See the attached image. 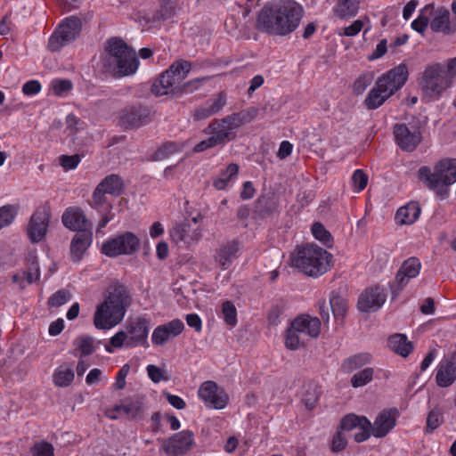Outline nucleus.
<instances>
[{"label":"nucleus","instance_id":"nucleus-1","mask_svg":"<svg viewBox=\"0 0 456 456\" xmlns=\"http://www.w3.org/2000/svg\"><path fill=\"white\" fill-rule=\"evenodd\" d=\"M132 302L128 289L119 282L110 283L104 300L97 305L94 314V325L98 330H109L124 319Z\"/></svg>","mask_w":456,"mask_h":456},{"label":"nucleus","instance_id":"nucleus-2","mask_svg":"<svg viewBox=\"0 0 456 456\" xmlns=\"http://www.w3.org/2000/svg\"><path fill=\"white\" fill-rule=\"evenodd\" d=\"M132 302L128 289L119 282L110 283L104 300L97 305L94 314V325L98 330H109L124 319Z\"/></svg>","mask_w":456,"mask_h":456},{"label":"nucleus","instance_id":"nucleus-3","mask_svg":"<svg viewBox=\"0 0 456 456\" xmlns=\"http://www.w3.org/2000/svg\"><path fill=\"white\" fill-rule=\"evenodd\" d=\"M139 60L135 52L122 39L108 40L106 53L102 58V70L114 77H122L136 72Z\"/></svg>","mask_w":456,"mask_h":456},{"label":"nucleus","instance_id":"nucleus-4","mask_svg":"<svg viewBox=\"0 0 456 456\" xmlns=\"http://www.w3.org/2000/svg\"><path fill=\"white\" fill-rule=\"evenodd\" d=\"M407 78L408 69L405 64H400L379 77L364 100L367 109L376 110L379 108L404 86Z\"/></svg>","mask_w":456,"mask_h":456},{"label":"nucleus","instance_id":"nucleus-5","mask_svg":"<svg viewBox=\"0 0 456 456\" xmlns=\"http://www.w3.org/2000/svg\"><path fill=\"white\" fill-rule=\"evenodd\" d=\"M329 257L331 255L327 250L314 244H306L291 254L290 265L308 276L318 277L327 272Z\"/></svg>","mask_w":456,"mask_h":456},{"label":"nucleus","instance_id":"nucleus-6","mask_svg":"<svg viewBox=\"0 0 456 456\" xmlns=\"http://www.w3.org/2000/svg\"><path fill=\"white\" fill-rule=\"evenodd\" d=\"M453 78L444 63H432L426 66L419 86L423 94L430 98L440 96L452 84Z\"/></svg>","mask_w":456,"mask_h":456},{"label":"nucleus","instance_id":"nucleus-7","mask_svg":"<svg viewBox=\"0 0 456 456\" xmlns=\"http://www.w3.org/2000/svg\"><path fill=\"white\" fill-rule=\"evenodd\" d=\"M419 178L429 189H436L439 185H451L456 182V159H444L439 161L432 171L430 167L423 166L419 169Z\"/></svg>","mask_w":456,"mask_h":456},{"label":"nucleus","instance_id":"nucleus-8","mask_svg":"<svg viewBox=\"0 0 456 456\" xmlns=\"http://www.w3.org/2000/svg\"><path fill=\"white\" fill-rule=\"evenodd\" d=\"M281 37L288 36L295 31L303 18V7L293 0H281L277 2Z\"/></svg>","mask_w":456,"mask_h":456},{"label":"nucleus","instance_id":"nucleus-9","mask_svg":"<svg viewBox=\"0 0 456 456\" xmlns=\"http://www.w3.org/2000/svg\"><path fill=\"white\" fill-rule=\"evenodd\" d=\"M139 248L140 239L133 232H126L105 241L102 251L108 256L115 257L119 255H133Z\"/></svg>","mask_w":456,"mask_h":456},{"label":"nucleus","instance_id":"nucleus-10","mask_svg":"<svg viewBox=\"0 0 456 456\" xmlns=\"http://www.w3.org/2000/svg\"><path fill=\"white\" fill-rule=\"evenodd\" d=\"M393 134L396 144L403 151H413L422 141L419 126L411 124H395Z\"/></svg>","mask_w":456,"mask_h":456},{"label":"nucleus","instance_id":"nucleus-11","mask_svg":"<svg viewBox=\"0 0 456 456\" xmlns=\"http://www.w3.org/2000/svg\"><path fill=\"white\" fill-rule=\"evenodd\" d=\"M236 127L227 115L220 119L212 120L203 130V133L210 135L217 146H224L227 142L236 139Z\"/></svg>","mask_w":456,"mask_h":456},{"label":"nucleus","instance_id":"nucleus-12","mask_svg":"<svg viewBox=\"0 0 456 456\" xmlns=\"http://www.w3.org/2000/svg\"><path fill=\"white\" fill-rule=\"evenodd\" d=\"M277 3L265 4L258 12L256 28L258 30L272 36L281 37Z\"/></svg>","mask_w":456,"mask_h":456},{"label":"nucleus","instance_id":"nucleus-13","mask_svg":"<svg viewBox=\"0 0 456 456\" xmlns=\"http://www.w3.org/2000/svg\"><path fill=\"white\" fill-rule=\"evenodd\" d=\"M194 444V435L191 430H183L174 434L162 444V450L167 456H183Z\"/></svg>","mask_w":456,"mask_h":456},{"label":"nucleus","instance_id":"nucleus-14","mask_svg":"<svg viewBox=\"0 0 456 456\" xmlns=\"http://www.w3.org/2000/svg\"><path fill=\"white\" fill-rule=\"evenodd\" d=\"M198 395L208 407L216 410L224 409L229 400L225 391L219 388L217 384L211 380L205 381L200 385Z\"/></svg>","mask_w":456,"mask_h":456},{"label":"nucleus","instance_id":"nucleus-15","mask_svg":"<svg viewBox=\"0 0 456 456\" xmlns=\"http://www.w3.org/2000/svg\"><path fill=\"white\" fill-rule=\"evenodd\" d=\"M170 237L176 244L183 242L189 245L198 241L201 237V232L197 218L175 224L170 231Z\"/></svg>","mask_w":456,"mask_h":456},{"label":"nucleus","instance_id":"nucleus-16","mask_svg":"<svg viewBox=\"0 0 456 456\" xmlns=\"http://www.w3.org/2000/svg\"><path fill=\"white\" fill-rule=\"evenodd\" d=\"M386 299L385 289L379 286L370 287L360 295L357 307L363 313L376 312L384 305Z\"/></svg>","mask_w":456,"mask_h":456},{"label":"nucleus","instance_id":"nucleus-17","mask_svg":"<svg viewBox=\"0 0 456 456\" xmlns=\"http://www.w3.org/2000/svg\"><path fill=\"white\" fill-rule=\"evenodd\" d=\"M50 215L45 209L37 210L30 217L27 226V235L32 243L40 242L46 235Z\"/></svg>","mask_w":456,"mask_h":456},{"label":"nucleus","instance_id":"nucleus-18","mask_svg":"<svg viewBox=\"0 0 456 456\" xmlns=\"http://www.w3.org/2000/svg\"><path fill=\"white\" fill-rule=\"evenodd\" d=\"M421 268L420 261L417 257L406 259L399 268L394 284L391 286L393 294L397 295L412 278L419 275Z\"/></svg>","mask_w":456,"mask_h":456},{"label":"nucleus","instance_id":"nucleus-19","mask_svg":"<svg viewBox=\"0 0 456 456\" xmlns=\"http://www.w3.org/2000/svg\"><path fill=\"white\" fill-rule=\"evenodd\" d=\"M150 121V110L143 106L127 107L119 117V123L125 128H137Z\"/></svg>","mask_w":456,"mask_h":456},{"label":"nucleus","instance_id":"nucleus-20","mask_svg":"<svg viewBox=\"0 0 456 456\" xmlns=\"http://www.w3.org/2000/svg\"><path fill=\"white\" fill-rule=\"evenodd\" d=\"M399 411L395 408L385 409L370 423L371 434L377 438L385 437L395 426Z\"/></svg>","mask_w":456,"mask_h":456},{"label":"nucleus","instance_id":"nucleus-21","mask_svg":"<svg viewBox=\"0 0 456 456\" xmlns=\"http://www.w3.org/2000/svg\"><path fill=\"white\" fill-rule=\"evenodd\" d=\"M61 221L66 228L77 232H91L93 228L92 223L79 208H68L61 216Z\"/></svg>","mask_w":456,"mask_h":456},{"label":"nucleus","instance_id":"nucleus-22","mask_svg":"<svg viewBox=\"0 0 456 456\" xmlns=\"http://www.w3.org/2000/svg\"><path fill=\"white\" fill-rule=\"evenodd\" d=\"M150 322L145 318H138L126 326L127 347L138 346H149L147 338L149 334Z\"/></svg>","mask_w":456,"mask_h":456},{"label":"nucleus","instance_id":"nucleus-23","mask_svg":"<svg viewBox=\"0 0 456 456\" xmlns=\"http://www.w3.org/2000/svg\"><path fill=\"white\" fill-rule=\"evenodd\" d=\"M183 330L184 324L179 319H175L166 324L159 325L152 332V343L155 346H163L169 339L180 335Z\"/></svg>","mask_w":456,"mask_h":456},{"label":"nucleus","instance_id":"nucleus-24","mask_svg":"<svg viewBox=\"0 0 456 456\" xmlns=\"http://www.w3.org/2000/svg\"><path fill=\"white\" fill-rule=\"evenodd\" d=\"M436 380L440 387H448L454 383L456 380V351L440 362Z\"/></svg>","mask_w":456,"mask_h":456},{"label":"nucleus","instance_id":"nucleus-25","mask_svg":"<svg viewBox=\"0 0 456 456\" xmlns=\"http://www.w3.org/2000/svg\"><path fill=\"white\" fill-rule=\"evenodd\" d=\"M433 19L429 26L430 29L436 33H443L444 35L451 36L456 33V26L450 20V12L444 7L434 10Z\"/></svg>","mask_w":456,"mask_h":456},{"label":"nucleus","instance_id":"nucleus-26","mask_svg":"<svg viewBox=\"0 0 456 456\" xmlns=\"http://www.w3.org/2000/svg\"><path fill=\"white\" fill-rule=\"evenodd\" d=\"M291 324L308 339L316 338L321 333V321L317 317L303 314L295 318Z\"/></svg>","mask_w":456,"mask_h":456},{"label":"nucleus","instance_id":"nucleus-27","mask_svg":"<svg viewBox=\"0 0 456 456\" xmlns=\"http://www.w3.org/2000/svg\"><path fill=\"white\" fill-rule=\"evenodd\" d=\"M93 241V232H77L70 243V255L73 261H80Z\"/></svg>","mask_w":456,"mask_h":456},{"label":"nucleus","instance_id":"nucleus-28","mask_svg":"<svg viewBox=\"0 0 456 456\" xmlns=\"http://www.w3.org/2000/svg\"><path fill=\"white\" fill-rule=\"evenodd\" d=\"M239 250L240 242L238 240L228 241L219 248L216 255V260L224 269H226L237 258Z\"/></svg>","mask_w":456,"mask_h":456},{"label":"nucleus","instance_id":"nucleus-29","mask_svg":"<svg viewBox=\"0 0 456 456\" xmlns=\"http://www.w3.org/2000/svg\"><path fill=\"white\" fill-rule=\"evenodd\" d=\"M191 69V62L184 60H178L173 62L170 67L165 71L168 74V82L171 86L179 85L185 77H187Z\"/></svg>","mask_w":456,"mask_h":456},{"label":"nucleus","instance_id":"nucleus-30","mask_svg":"<svg viewBox=\"0 0 456 456\" xmlns=\"http://www.w3.org/2000/svg\"><path fill=\"white\" fill-rule=\"evenodd\" d=\"M82 23L80 19L70 16L65 19L59 26L58 31L68 43L74 41L81 31Z\"/></svg>","mask_w":456,"mask_h":456},{"label":"nucleus","instance_id":"nucleus-31","mask_svg":"<svg viewBox=\"0 0 456 456\" xmlns=\"http://www.w3.org/2000/svg\"><path fill=\"white\" fill-rule=\"evenodd\" d=\"M420 212L421 209L419 203L412 201L397 210L395 220L402 225L412 224L419 217Z\"/></svg>","mask_w":456,"mask_h":456},{"label":"nucleus","instance_id":"nucleus-32","mask_svg":"<svg viewBox=\"0 0 456 456\" xmlns=\"http://www.w3.org/2000/svg\"><path fill=\"white\" fill-rule=\"evenodd\" d=\"M108 194L120 196L124 191V182L120 175L111 174L105 176L97 185Z\"/></svg>","mask_w":456,"mask_h":456},{"label":"nucleus","instance_id":"nucleus-33","mask_svg":"<svg viewBox=\"0 0 456 456\" xmlns=\"http://www.w3.org/2000/svg\"><path fill=\"white\" fill-rule=\"evenodd\" d=\"M387 343L392 351L403 357L408 356L413 349L411 343L407 340V337L400 333L390 336Z\"/></svg>","mask_w":456,"mask_h":456},{"label":"nucleus","instance_id":"nucleus-34","mask_svg":"<svg viewBox=\"0 0 456 456\" xmlns=\"http://www.w3.org/2000/svg\"><path fill=\"white\" fill-rule=\"evenodd\" d=\"M278 204L273 197L262 196L255 202L254 213L260 218H266L277 211Z\"/></svg>","mask_w":456,"mask_h":456},{"label":"nucleus","instance_id":"nucleus-35","mask_svg":"<svg viewBox=\"0 0 456 456\" xmlns=\"http://www.w3.org/2000/svg\"><path fill=\"white\" fill-rule=\"evenodd\" d=\"M114 411H121L130 419H136L142 414L143 403L139 397L126 399L123 403L115 405Z\"/></svg>","mask_w":456,"mask_h":456},{"label":"nucleus","instance_id":"nucleus-36","mask_svg":"<svg viewBox=\"0 0 456 456\" xmlns=\"http://www.w3.org/2000/svg\"><path fill=\"white\" fill-rule=\"evenodd\" d=\"M371 356L368 353H360L346 358L341 364V370L351 373L370 362Z\"/></svg>","mask_w":456,"mask_h":456},{"label":"nucleus","instance_id":"nucleus-37","mask_svg":"<svg viewBox=\"0 0 456 456\" xmlns=\"http://www.w3.org/2000/svg\"><path fill=\"white\" fill-rule=\"evenodd\" d=\"M308 342V338L302 332L297 331L294 329V326L290 324L287 330V335L285 339L286 347L289 350H297L302 346H305Z\"/></svg>","mask_w":456,"mask_h":456},{"label":"nucleus","instance_id":"nucleus-38","mask_svg":"<svg viewBox=\"0 0 456 456\" xmlns=\"http://www.w3.org/2000/svg\"><path fill=\"white\" fill-rule=\"evenodd\" d=\"M258 114V109L256 107H249L246 110H242L240 112L232 113L229 116L233 126L238 129L244 124L250 123L253 121Z\"/></svg>","mask_w":456,"mask_h":456},{"label":"nucleus","instance_id":"nucleus-39","mask_svg":"<svg viewBox=\"0 0 456 456\" xmlns=\"http://www.w3.org/2000/svg\"><path fill=\"white\" fill-rule=\"evenodd\" d=\"M355 428H370V421L364 416H357L355 414L346 415L341 422L340 428L342 430L350 431Z\"/></svg>","mask_w":456,"mask_h":456},{"label":"nucleus","instance_id":"nucleus-40","mask_svg":"<svg viewBox=\"0 0 456 456\" xmlns=\"http://www.w3.org/2000/svg\"><path fill=\"white\" fill-rule=\"evenodd\" d=\"M357 10V3L354 0H337L334 6L335 13L341 19L354 16Z\"/></svg>","mask_w":456,"mask_h":456},{"label":"nucleus","instance_id":"nucleus-41","mask_svg":"<svg viewBox=\"0 0 456 456\" xmlns=\"http://www.w3.org/2000/svg\"><path fill=\"white\" fill-rule=\"evenodd\" d=\"M53 382L57 387H65L74 379V371L70 366L61 365L53 374Z\"/></svg>","mask_w":456,"mask_h":456},{"label":"nucleus","instance_id":"nucleus-42","mask_svg":"<svg viewBox=\"0 0 456 456\" xmlns=\"http://www.w3.org/2000/svg\"><path fill=\"white\" fill-rule=\"evenodd\" d=\"M19 210L18 204H7L0 208V230L13 223Z\"/></svg>","mask_w":456,"mask_h":456},{"label":"nucleus","instance_id":"nucleus-43","mask_svg":"<svg viewBox=\"0 0 456 456\" xmlns=\"http://www.w3.org/2000/svg\"><path fill=\"white\" fill-rule=\"evenodd\" d=\"M239 172V166L235 163H231L225 170H224L218 178H216L213 185L216 190H224L225 189L228 182L235 175H237Z\"/></svg>","mask_w":456,"mask_h":456},{"label":"nucleus","instance_id":"nucleus-44","mask_svg":"<svg viewBox=\"0 0 456 456\" xmlns=\"http://www.w3.org/2000/svg\"><path fill=\"white\" fill-rule=\"evenodd\" d=\"M330 306L336 319L343 318L347 310L346 301L338 294L332 292L330 297Z\"/></svg>","mask_w":456,"mask_h":456},{"label":"nucleus","instance_id":"nucleus-45","mask_svg":"<svg viewBox=\"0 0 456 456\" xmlns=\"http://www.w3.org/2000/svg\"><path fill=\"white\" fill-rule=\"evenodd\" d=\"M172 91L171 83L168 82V74L166 72H163L151 86V93L157 96L166 95Z\"/></svg>","mask_w":456,"mask_h":456},{"label":"nucleus","instance_id":"nucleus-46","mask_svg":"<svg viewBox=\"0 0 456 456\" xmlns=\"http://www.w3.org/2000/svg\"><path fill=\"white\" fill-rule=\"evenodd\" d=\"M374 370L373 368L367 367L363 370L356 372L351 378V385L353 387H361L369 384L373 379Z\"/></svg>","mask_w":456,"mask_h":456},{"label":"nucleus","instance_id":"nucleus-47","mask_svg":"<svg viewBox=\"0 0 456 456\" xmlns=\"http://www.w3.org/2000/svg\"><path fill=\"white\" fill-rule=\"evenodd\" d=\"M312 233L314 237L320 240L323 245L330 248L333 244V238L330 232L319 222L314 223L312 226Z\"/></svg>","mask_w":456,"mask_h":456},{"label":"nucleus","instance_id":"nucleus-48","mask_svg":"<svg viewBox=\"0 0 456 456\" xmlns=\"http://www.w3.org/2000/svg\"><path fill=\"white\" fill-rule=\"evenodd\" d=\"M26 274V281L28 284H32L33 282L39 280L40 271L39 265L37 257L35 256H30L28 259V266L27 270H22Z\"/></svg>","mask_w":456,"mask_h":456},{"label":"nucleus","instance_id":"nucleus-49","mask_svg":"<svg viewBox=\"0 0 456 456\" xmlns=\"http://www.w3.org/2000/svg\"><path fill=\"white\" fill-rule=\"evenodd\" d=\"M433 11H434V5L427 4L421 10V14L411 22L412 29H414L415 31H417L419 33H423L426 30V28L429 23V18L428 16L424 15L423 13H427V12L432 13Z\"/></svg>","mask_w":456,"mask_h":456},{"label":"nucleus","instance_id":"nucleus-50","mask_svg":"<svg viewBox=\"0 0 456 456\" xmlns=\"http://www.w3.org/2000/svg\"><path fill=\"white\" fill-rule=\"evenodd\" d=\"M222 314L226 324L235 326L237 323V310L232 302L227 300L222 304Z\"/></svg>","mask_w":456,"mask_h":456},{"label":"nucleus","instance_id":"nucleus-51","mask_svg":"<svg viewBox=\"0 0 456 456\" xmlns=\"http://www.w3.org/2000/svg\"><path fill=\"white\" fill-rule=\"evenodd\" d=\"M178 151L177 144L172 142L163 143L152 156V159L159 161L165 159Z\"/></svg>","mask_w":456,"mask_h":456},{"label":"nucleus","instance_id":"nucleus-52","mask_svg":"<svg viewBox=\"0 0 456 456\" xmlns=\"http://www.w3.org/2000/svg\"><path fill=\"white\" fill-rule=\"evenodd\" d=\"M444 421L442 411L435 408L431 410L427 418V432H432L436 429Z\"/></svg>","mask_w":456,"mask_h":456},{"label":"nucleus","instance_id":"nucleus-53","mask_svg":"<svg viewBox=\"0 0 456 456\" xmlns=\"http://www.w3.org/2000/svg\"><path fill=\"white\" fill-rule=\"evenodd\" d=\"M71 293L67 289H60L53 294L48 299V305L53 307H60L69 302Z\"/></svg>","mask_w":456,"mask_h":456},{"label":"nucleus","instance_id":"nucleus-54","mask_svg":"<svg viewBox=\"0 0 456 456\" xmlns=\"http://www.w3.org/2000/svg\"><path fill=\"white\" fill-rule=\"evenodd\" d=\"M373 75L371 73L362 74L354 83L353 91L355 94H363L366 88L372 83Z\"/></svg>","mask_w":456,"mask_h":456},{"label":"nucleus","instance_id":"nucleus-55","mask_svg":"<svg viewBox=\"0 0 456 456\" xmlns=\"http://www.w3.org/2000/svg\"><path fill=\"white\" fill-rule=\"evenodd\" d=\"M128 338L126 331H118L113 337H111L110 345L105 346V349L109 353H112L111 346L116 348H121L123 346L127 347Z\"/></svg>","mask_w":456,"mask_h":456},{"label":"nucleus","instance_id":"nucleus-56","mask_svg":"<svg viewBox=\"0 0 456 456\" xmlns=\"http://www.w3.org/2000/svg\"><path fill=\"white\" fill-rule=\"evenodd\" d=\"M106 194L108 193L102 191L99 186H96L92 196L93 205L96 208L105 207L106 209L110 208V204L108 203Z\"/></svg>","mask_w":456,"mask_h":456},{"label":"nucleus","instance_id":"nucleus-57","mask_svg":"<svg viewBox=\"0 0 456 456\" xmlns=\"http://www.w3.org/2000/svg\"><path fill=\"white\" fill-rule=\"evenodd\" d=\"M319 400V393L314 386H308L304 394V403L309 409L312 410Z\"/></svg>","mask_w":456,"mask_h":456},{"label":"nucleus","instance_id":"nucleus-58","mask_svg":"<svg viewBox=\"0 0 456 456\" xmlns=\"http://www.w3.org/2000/svg\"><path fill=\"white\" fill-rule=\"evenodd\" d=\"M227 97L225 93L220 92L216 95V97L211 101L207 102L206 103L208 105L214 115L219 113L222 109L226 105Z\"/></svg>","mask_w":456,"mask_h":456},{"label":"nucleus","instance_id":"nucleus-59","mask_svg":"<svg viewBox=\"0 0 456 456\" xmlns=\"http://www.w3.org/2000/svg\"><path fill=\"white\" fill-rule=\"evenodd\" d=\"M146 370L149 378L154 383H159L161 380H168L169 379L166 371L156 365L150 364L147 366Z\"/></svg>","mask_w":456,"mask_h":456},{"label":"nucleus","instance_id":"nucleus-60","mask_svg":"<svg viewBox=\"0 0 456 456\" xmlns=\"http://www.w3.org/2000/svg\"><path fill=\"white\" fill-rule=\"evenodd\" d=\"M77 349L81 352V356H87L94 353V338L91 337H83L77 340Z\"/></svg>","mask_w":456,"mask_h":456},{"label":"nucleus","instance_id":"nucleus-61","mask_svg":"<svg viewBox=\"0 0 456 456\" xmlns=\"http://www.w3.org/2000/svg\"><path fill=\"white\" fill-rule=\"evenodd\" d=\"M32 452L37 456H53V446L48 442L42 441L35 444Z\"/></svg>","mask_w":456,"mask_h":456},{"label":"nucleus","instance_id":"nucleus-62","mask_svg":"<svg viewBox=\"0 0 456 456\" xmlns=\"http://www.w3.org/2000/svg\"><path fill=\"white\" fill-rule=\"evenodd\" d=\"M352 182L354 187L357 190V191H362L368 183V176L362 170L357 169L354 172L352 175Z\"/></svg>","mask_w":456,"mask_h":456},{"label":"nucleus","instance_id":"nucleus-63","mask_svg":"<svg viewBox=\"0 0 456 456\" xmlns=\"http://www.w3.org/2000/svg\"><path fill=\"white\" fill-rule=\"evenodd\" d=\"M52 88L55 95L61 96L72 88V82L69 79L54 80L52 83Z\"/></svg>","mask_w":456,"mask_h":456},{"label":"nucleus","instance_id":"nucleus-64","mask_svg":"<svg viewBox=\"0 0 456 456\" xmlns=\"http://www.w3.org/2000/svg\"><path fill=\"white\" fill-rule=\"evenodd\" d=\"M69 43L66 42L64 40L63 37H61V34L57 30L49 38L48 49L51 52H57L61 47H63L64 45H69Z\"/></svg>","mask_w":456,"mask_h":456}]
</instances>
